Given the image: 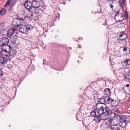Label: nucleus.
<instances>
[{"label": "nucleus", "mask_w": 130, "mask_h": 130, "mask_svg": "<svg viewBox=\"0 0 130 130\" xmlns=\"http://www.w3.org/2000/svg\"><path fill=\"white\" fill-rule=\"evenodd\" d=\"M32 8H34V9L32 12L33 13H39L40 11L42 12L45 10V8L44 7H41L39 9L38 8L40 7V3L39 2L37 1H32Z\"/></svg>", "instance_id": "obj_1"}, {"label": "nucleus", "mask_w": 130, "mask_h": 130, "mask_svg": "<svg viewBox=\"0 0 130 130\" xmlns=\"http://www.w3.org/2000/svg\"><path fill=\"white\" fill-rule=\"evenodd\" d=\"M96 108L101 113L103 112H106L107 111V107L105 104L103 105L99 103L96 104Z\"/></svg>", "instance_id": "obj_2"}, {"label": "nucleus", "mask_w": 130, "mask_h": 130, "mask_svg": "<svg viewBox=\"0 0 130 130\" xmlns=\"http://www.w3.org/2000/svg\"><path fill=\"white\" fill-rule=\"evenodd\" d=\"M0 53L2 57L5 59L9 60L11 59L12 58L10 52L2 51L0 52Z\"/></svg>", "instance_id": "obj_3"}, {"label": "nucleus", "mask_w": 130, "mask_h": 130, "mask_svg": "<svg viewBox=\"0 0 130 130\" xmlns=\"http://www.w3.org/2000/svg\"><path fill=\"white\" fill-rule=\"evenodd\" d=\"M22 23V20L19 19H14L13 20L12 24L14 27H19Z\"/></svg>", "instance_id": "obj_4"}, {"label": "nucleus", "mask_w": 130, "mask_h": 130, "mask_svg": "<svg viewBox=\"0 0 130 130\" xmlns=\"http://www.w3.org/2000/svg\"><path fill=\"white\" fill-rule=\"evenodd\" d=\"M108 101V103L110 105L116 107L119 104V102L117 100H114L112 99L109 96Z\"/></svg>", "instance_id": "obj_5"}, {"label": "nucleus", "mask_w": 130, "mask_h": 130, "mask_svg": "<svg viewBox=\"0 0 130 130\" xmlns=\"http://www.w3.org/2000/svg\"><path fill=\"white\" fill-rule=\"evenodd\" d=\"M9 42V39L7 38L3 37L0 38V46L1 47L7 45Z\"/></svg>", "instance_id": "obj_6"}, {"label": "nucleus", "mask_w": 130, "mask_h": 130, "mask_svg": "<svg viewBox=\"0 0 130 130\" xmlns=\"http://www.w3.org/2000/svg\"><path fill=\"white\" fill-rule=\"evenodd\" d=\"M115 19L118 22L122 21L124 19L123 15V14L120 13H117L115 15Z\"/></svg>", "instance_id": "obj_7"}, {"label": "nucleus", "mask_w": 130, "mask_h": 130, "mask_svg": "<svg viewBox=\"0 0 130 130\" xmlns=\"http://www.w3.org/2000/svg\"><path fill=\"white\" fill-rule=\"evenodd\" d=\"M127 38L126 34L124 32H121L118 37V39L119 40L123 41L125 40Z\"/></svg>", "instance_id": "obj_8"}, {"label": "nucleus", "mask_w": 130, "mask_h": 130, "mask_svg": "<svg viewBox=\"0 0 130 130\" xmlns=\"http://www.w3.org/2000/svg\"><path fill=\"white\" fill-rule=\"evenodd\" d=\"M105 113L106 112H103L101 114H99L101 117V119L102 120H106V122L108 124H110L111 122V121L109 119L107 118V115Z\"/></svg>", "instance_id": "obj_9"}, {"label": "nucleus", "mask_w": 130, "mask_h": 130, "mask_svg": "<svg viewBox=\"0 0 130 130\" xmlns=\"http://www.w3.org/2000/svg\"><path fill=\"white\" fill-rule=\"evenodd\" d=\"M2 51L10 52L11 51L12 49V47H11V45L10 46L7 45H5L1 47Z\"/></svg>", "instance_id": "obj_10"}, {"label": "nucleus", "mask_w": 130, "mask_h": 130, "mask_svg": "<svg viewBox=\"0 0 130 130\" xmlns=\"http://www.w3.org/2000/svg\"><path fill=\"white\" fill-rule=\"evenodd\" d=\"M109 96H106L104 98H101L99 100V102L103 105L105 103H108V101Z\"/></svg>", "instance_id": "obj_11"}, {"label": "nucleus", "mask_w": 130, "mask_h": 130, "mask_svg": "<svg viewBox=\"0 0 130 130\" xmlns=\"http://www.w3.org/2000/svg\"><path fill=\"white\" fill-rule=\"evenodd\" d=\"M17 30V29L11 28L8 29L7 31V35L9 37H11L13 34Z\"/></svg>", "instance_id": "obj_12"}, {"label": "nucleus", "mask_w": 130, "mask_h": 130, "mask_svg": "<svg viewBox=\"0 0 130 130\" xmlns=\"http://www.w3.org/2000/svg\"><path fill=\"white\" fill-rule=\"evenodd\" d=\"M25 8L27 9L28 10L32 8V3L28 1H26L23 4Z\"/></svg>", "instance_id": "obj_13"}, {"label": "nucleus", "mask_w": 130, "mask_h": 130, "mask_svg": "<svg viewBox=\"0 0 130 130\" xmlns=\"http://www.w3.org/2000/svg\"><path fill=\"white\" fill-rule=\"evenodd\" d=\"M118 114H116L114 112H112L110 114V115L109 116L108 118L111 121V120H115L118 117Z\"/></svg>", "instance_id": "obj_14"}, {"label": "nucleus", "mask_w": 130, "mask_h": 130, "mask_svg": "<svg viewBox=\"0 0 130 130\" xmlns=\"http://www.w3.org/2000/svg\"><path fill=\"white\" fill-rule=\"evenodd\" d=\"M19 31L22 33H24L27 31V26L25 25H22L19 29Z\"/></svg>", "instance_id": "obj_15"}, {"label": "nucleus", "mask_w": 130, "mask_h": 130, "mask_svg": "<svg viewBox=\"0 0 130 130\" xmlns=\"http://www.w3.org/2000/svg\"><path fill=\"white\" fill-rule=\"evenodd\" d=\"M99 114H101V113L100 112H99V110L95 109L92 110L91 113V116L94 117L98 115Z\"/></svg>", "instance_id": "obj_16"}, {"label": "nucleus", "mask_w": 130, "mask_h": 130, "mask_svg": "<svg viewBox=\"0 0 130 130\" xmlns=\"http://www.w3.org/2000/svg\"><path fill=\"white\" fill-rule=\"evenodd\" d=\"M90 121L88 118H84L83 120V125L86 126H87L90 124Z\"/></svg>", "instance_id": "obj_17"}, {"label": "nucleus", "mask_w": 130, "mask_h": 130, "mask_svg": "<svg viewBox=\"0 0 130 130\" xmlns=\"http://www.w3.org/2000/svg\"><path fill=\"white\" fill-rule=\"evenodd\" d=\"M119 125L118 124L113 125L110 127L112 130H120Z\"/></svg>", "instance_id": "obj_18"}, {"label": "nucleus", "mask_w": 130, "mask_h": 130, "mask_svg": "<svg viewBox=\"0 0 130 130\" xmlns=\"http://www.w3.org/2000/svg\"><path fill=\"white\" fill-rule=\"evenodd\" d=\"M8 60L5 59V58L2 57H0V64H5L7 62Z\"/></svg>", "instance_id": "obj_19"}, {"label": "nucleus", "mask_w": 130, "mask_h": 130, "mask_svg": "<svg viewBox=\"0 0 130 130\" xmlns=\"http://www.w3.org/2000/svg\"><path fill=\"white\" fill-rule=\"evenodd\" d=\"M124 77L130 82V72L128 71L126 72L124 74Z\"/></svg>", "instance_id": "obj_20"}, {"label": "nucleus", "mask_w": 130, "mask_h": 130, "mask_svg": "<svg viewBox=\"0 0 130 130\" xmlns=\"http://www.w3.org/2000/svg\"><path fill=\"white\" fill-rule=\"evenodd\" d=\"M100 116V114H99L98 115L95 117L94 120L96 122H99L102 120Z\"/></svg>", "instance_id": "obj_21"}, {"label": "nucleus", "mask_w": 130, "mask_h": 130, "mask_svg": "<svg viewBox=\"0 0 130 130\" xmlns=\"http://www.w3.org/2000/svg\"><path fill=\"white\" fill-rule=\"evenodd\" d=\"M127 122H125V121L124 122H120V125L122 128H124L126 127Z\"/></svg>", "instance_id": "obj_22"}, {"label": "nucleus", "mask_w": 130, "mask_h": 130, "mask_svg": "<svg viewBox=\"0 0 130 130\" xmlns=\"http://www.w3.org/2000/svg\"><path fill=\"white\" fill-rule=\"evenodd\" d=\"M104 92L107 96H108L110 95V89L109 88H106L104 90Z\"/></svg>", "instance_id": "obj_23"}, {"label": "nucleus", "mask_w": 130, "mask_h": 130, "mask_svg": "<svg viewBox=\"0 0 130 130\" xmlns=\"http://www.w3.org/2000/svg\"><path fill=\"white\" fill-rule=\"evenodd\" d=\"M124 62L125 63L126 66L127 65H130V59H125L123 60Z\"/></svg>", "instance_id": "obj_24"}, {"label": "nucleus", "mask_w": 130, "mask_h": 130, "mask_svg": "<svg viewBox=\"0 0 130 130\" xmlns=\"http://www.w3.org/2000/svg\"><path fill=\"white\" fill-rule=\"evenodd\" d=\"M123 51H124L127 52V53H129L130 52V50L129 48L127 47H124L123 49Z\"/></svg>", "instance_id": "obj_25"}, {"label": "nucleus", "mask_w": 130, "mask_h": 130, "mask_svg": "<svg viewBox=\"0 0 130 130\" xmlns=\"http://www.w3.org/2000/svg\"><path fill=\"white\" fill-rule=\"evenodd\" d=\"M11 47H12V48L14 50H15L17 48L18 45L15 43H12L11 44Z\"/></svg>", "instance_id": "obj_26"}, {"label": "nucleus", "mask_w": 130, "mask_h": 130, "mask_svg": "<svg viewBox=\"0 0 130 130\" xmlns=\"http://www.w3.org/2000/svg\"><path fill=\"white\" fill-rule=\"evenodd\" d=\"M106 112V115L107 116H108V117H109V116L110 115V114H111L112 113L111 111L109 109H107V111Z\"/></svg>", "instance_id": "obj_27"}, {"label": "nucleus", "mask_w": 130, "mask_h": 130, "mask_svg": "<svg viewBox=\"0 0 130 130\" xmlns=\"http://www.w3.org/2000/svg\"><path fill=\"white\" fill-rule=\"evenodd\" d=\"M6 10L4 8H2L0 10V15H4L5 12Z\"/></svg>", "instance_id": "obj_28"}, {"label": "nucleus", "mask_w": 130, "mask_h": 130, "mask_svg": "<svg viewBox=\"0 0 130 130\" xmlns=\"http://www.w3.org/2000/svg\"><path fill=\"white\" fill-rule=\"evenodd\" d=\"M10 52V56H11V57L12 56H14L15 55H16V53L14 51H12L11 52V51Z\"/></svg>", "instance_id": "obj_29"}, {"label": "nucleus", "mask_w": 130, "mask_h": 130, "mask_svg": "<svg viewBox=\"0 0 130 130\" xmlns=\"http://www.w3.org/2000/svg\"><path fill=\"white\" fill-rule=\"evenodd\" d=\"M27 31L29 30H31L33 28V26L30 25H28L27 26Z\"/></svg>", "instance_id": "obj_30"}, {"label": "nucleus", "mask_w": 130, "mask_h": 130, "mask_svg": "<svg viewBox=\"0 0 130 130\" xmlns=\"http://www.w3.org/2000/svg\"><path fill=\"white\" fill-rule=\"evenodd\" d=\"M125 116L122 115H120L119 116V119L120 121V122L121 121L122 119H125Z\"/></svg>", "instance_id": "obj_31"}, {"label": "nucleus", "mask_w": 130, "mask_h": 130, "mask_svg": "<svg viewBox=\"0 0 130 130\" xmlns=\"http://www.w3.org/2000/svg\"><path fill=\"white\" fill-rule=\"evenodd\" d=\"M13 3H11V4H10L8 9L9 11H11V9L12 8V7L13 6Z\"/></svg>", "instance_id": "obj_32"}, {"label": "nucleus", "mask_w": 130, "mask_h": 130, "mask_svg": "<svg viewBox=\"0 0 130 130\" xmlns=\"http://www.w3.org/2000/svg\"><path fill=\"white\" fill-rule=\"evenodd\" d=\"M124 121L125 122H127L126 118L125 117V119H122L121 122H124Z\"/></svg>", "instance_id": "obj_33"}, {"label": "nucleus", "mask_w": 130, "mask_h": 130, "mask_svg": "<svg viewBox=\"0 0 130 130\" xmlns=\"http://www.w3.org/2000/svg\"><path fill=\"white\" fill-rule=\"evenodd\" d=\"M3 75V72L0 70V76H2Z\"/></svg>", "instance_id": "obj_34"}, {"label": "nucleus", "mask_w": 130, "mask_h": 130, "mask_svg": "<svg viewBox=\"0 0 130 130\" xmlns=\"http://www.w3.org/2000/svg\"><path fill=\"white\" fill-rule=\"evenodd\" d=\"M9 5V4H8V3H6V4H5V5L4 6V7H6L7 6Z\"/></svg>", "instance_id": "obj_35"}, {"label": "nucleus", "mask_w": 130, "mask_h": 130, "mask_svg": "<svg viewBox=\"0 0 130 130\" xmlns=\"http://www.w3.org/2000/svg\"><path fill=\"white\" fill-rule=\"evenodd\" d=\"M110 7L113 9V6L112 5V3L111 4L110 3Z\"/></svg>", "instance_id": "obj_36"}, {"label": "nucleus", "mask_w": 130, "mask_h": 130, "mask_svg": "<svg viewBox=\"0 0 130 130\" xmlns=\"http://www.w3.org/2000/svg\"><path fill=\"white\" fill-rule=\"evenodd\" d=\"M120 5L122 7H123L124 5V3H121V4H120Z\"/></svg>", "instance_id": "obj_37"}, {"label": "nucleus", "mask_w": 130, "mask_h": 130, "mask_svg": "<svg viewBox=\"0 0 130 130\" xmlns=\"http://www.w3.org/2000/svg\"><path fill=\"white\" fill-rule=\"evenodd\" d=\"M128 89L129 90V92H128L127 93H128V94H130V87Z\"/></svg>", "instance_id": "obj_38"}, {"label": "nucleus", "mask_w": 130, "mask_h": 130, "mask_svg": "<svg viewBox=\"0 0 130 130\" xmlns=\"http://www.w3.org/2000/svg\"><path fill=\"white\" fill-rule=\"evenodd\" d=\"M11 2V0H8L7 2L6 3L8 4H10Z\"/></svg>", "instance_id": "obj_39"}, {"label": "nucleus", "mask_w": 130, "mask_h": 130, "mask_svg": "<svg viewBox=\"0 0 130 130\" xmlns=\"http://www.w3.org/2000/svg\"><path fill=\"white\" fill-rule=\"evenodd\" d=\"M123 100L124 101V103H125L126 101V100L125 98L124 99H123Z\"/></svg>", "instance_id": "obj_40"}, {"label": "nucleus", "mask_w": 130, "mask_h": 130, "mask_svg": "<svg viewBox=\"0 0 130 130\" xmlns=\"http://www.w3.org/2000/svg\"><path fill=\"white\" fill-rule=\"evenodd\" d=\"M120 102L122 103H124V101L123 100H121Z\"/></svg>", "instance_id": "obj_41"}, {"label": "nucleus", "mask_w": 130, "mask_h": 130, "mask_svg": "<svg viewBox=\"0 0 130 130\" xmlns=\"http://www.w3.org/2000/svg\"><path fill=\"white\" fill-rule=\"evenodd\" d=\"M119 2L120 3H123V1L122 0H119Z\"/></svg>", "instance_id": "obj_42"}, {"label": "nucleus", "mask_w": 130, "mask_h": 130, "mask_svg": "<svg viewBox=\"0 0 130 130\" xmlns=\"http://www.w3.org/2000/svg\"><path fill=\"white\" fill-rule=\"evenodd\" d=\"M57 17H58V19H59V18L60 16L59 13H58V15H57Z\"/></svg>", "instance_id": "obj_43"}, {"label": "nucleus", "mask_w": 130, "mask_h": 130, "mask_svg": "<svg viewBox=\"0 0 130 130\" xmlns=\"http://www.w3.org/2000/svg\"><path fill=\"white\" fill-rule=\"evenodd\" d=\"M129 84H127V85H126V86L127 87H129Z\"/></svg>", "instance_id": "obj_44"}, {"label": "nucleus", "mask_w": 130, "mask_h": 130, "mask_svg": "<svg viewBox=\"0 0 130 130\" xmlns=\"http://www.w3.org/2000/svg\"><path fill=\"white\" fill-rule=\"evenodd\" d=\"M78 47L79 48H80L81 47V45H78Z\"/></svg>", "instance_id": "obj_45"}, {"label": "nucleus", "mask_w": 130, "mask_h": 130, "mask_svg": "<svg viewBox=\"0 0 130 130\" xmlns=\"http://www.w3.org/2000/svg\"><path fill=\"white\" fill-rule=\"evenodd\" d=\"M116 112H117L118 113H119V111L118 110H116Z\"/></svg>", "instance_id": "obj_46"}, {"label": "nucleus", "mask_w": 130, "mask_h": 130, "mask_svg": "<svg viewBox=\"0 0 130 130\" xmlns=\"http://www.w3.org/2000/svg\"><path fill=\"white\" fill-rule=\"evenodd\" d=\"M126 107L127 108H129L128 106V105L126 106Z\"/></svg>", "instance_id": "obj_47"}, {"label": "nucleus", "mask_w": 130, "mask_h": 130, "mask_svg": "<svg viewBox=\"0 0 130 130\" xmlns=\"http://www.w3.org/2000/svg\"><path fill=\"white\" fill-rule=\"evenodd\" d=\"M31 1H37V0H30Z\"/></svg>", "instance_id": "obj_48"}, {"label": "nucleus", "mask_w": 130, "mask_h": 130, "mask_svg": "<svg viewBox=\"0 0 130 130\" xmlns=\"http://www.w3.org/2000/svg\"><path fill=\"white\" fill-rule=\"evenodd\" d=\"M116 110H117V109H113L115 111V112H116Z\"/></svg>", "instance_id": "obj_49"}, {"label": "nucleus", "mask_w": 130, "mask_h": 130, "mask_svg": "<svg viewBox=\"0 0 130 130\" xmlns=\"http://www.w3.org/2000/svg\"><path fill=\"white\" fill-rule=\"evenodd\" d=\"M105 24H106V23H105V24H104L103 25H105Z\"/></svg>", "instance_id": "obj_50"}, {"label": "nucleus", "mask_w": 130, "mask_h": 130, "mask_svg": "<svg viewBox=\"0 0 130 130\" xmlns=\"http://www.w3.org/2000/svg\"><path fill=\"white\" fill-rule=\"evenodd\" d=\"M107 1H110V0H107Z\"/></svg>", "instance_id": "obj_51"}, {"label": "nucleus", "mask_w": 130, "mask_h": 130, "mask_svg": "<svg viewBox=\"0 0 130 130\" xmlns=\"http://www.w3.org/2000/svg\"><path fill=\"white\" fill-rule=\"evenodd\" d=\"M70 49H71V47H70Z\"/></svg>", "instance_id": "obj_52"}, {"label": "nucleus", "mask_w": 130, "mask_h": 130, "mask_svg": "<svg viewBox=\"0 0 130 130\" xmlns=\"http://www.w3.org/2000/svg\"><path fill=\"white\" fill-rule=\"evenodd\" d=\"M1 33V32H0V34Z\"/></svg>", "instance_id": "obj_53"}]
</instances>
